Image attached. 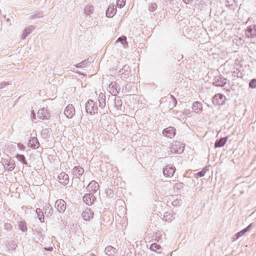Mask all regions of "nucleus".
I'll return each mask as SVG.
<instances>
[{"mask_svg": "<svg viewBox=\"0 0 256 256\" xmlns=\"http://www.w3.org/2000/svg\"><path fill=\"white\" fill-rule=\"evenodd\" d=\"M192 110L196 113H198L202 109V104L199 102H195L192 106Z\"/></svg>", "mask_w": 256, "mask_h": 256, "instance_id": "nucleus-25", "label": "nucleus"}, {"mask_svg": "<svg viewBox=\"0 0 256 256\" xmlns=\"http://www.w3.org/2000/svg\"><path fill=\"white\" fill-rule=\"evenodd\" d=\"M120 90V86L116 82H112L108 88V92L114 96H116Z\"/></svg>", "mask_w": 256, "mask_h": 256, "instance_id": "nucleus-6", "label": "nucleus"}, {"mask_svg": "<svg viewBox=\"0 0 256 256\" xmlns=\"http://www.w3.org/2000/svg\"><path fill=\"white\" fill-rule=\"evenodd\" d=\"M180 184H176L174 187H177V188H178V186H180Z\"/></svg>", "mask_w": 256, "mask_h": 256, "instance_id": "nucleus-53", "label": "nucleus"}, {"mask_svg": "<svg viewBox=\"0 0 256 256\" xmlns=\"http://www.w3.org/2000/svg\"><path fill=\"white\" fill-rule=\"evenodd\" d=\"M168 216L169 218H166L165 220L168 222H170L173 218L172 216L170 215V214H169Z\"/></svg>", "mask_w": 256, "mask_h": 256, "instance_id": "nucleus-45", "label": "nucleus"}, {"mask_svg": "<svg viewBox=\"0 0 256 256\" xmlns=\"http://www.w3.org/2000/svg\"><path fill=\"white\" fill-rule=\"evenodd\" d=\"M54 206L60 213H63L66 209V203L62 199L58 200L55 202Z\"/></svg>", "mask_w": 256, "mask_h": 256, "instance_id": "nucleus-9", "label": "nucleus"}, {"mask_svg": "<svg viewBox=\"0 0 256 256\" xmlns=\"http://www.w3.org/2000/svg\"><path fill=\"white\" fill-rule=\"evenodd\" d=\"M183 2L186 4H189L193 0H182Z\"/></svg>", "mask_w": 256, "mask_h": 256, "instance_id": "nucleus-48", "label": "nucleus"}, {"mask_svg": "<svg viewBox=\"0 0 256 256\" xmlns=\"http://www.w3.org/2000/svg\"><path fill=\"white\" fill-rule=\"evenodd\" d=\"M181 204V200L178 199L174 200L172 202V205L174 206H179Z\"/></svg>", "mask_w": 256, "mask_h": 256, "instance_id": "nucleus-40", "label": "nucleus"}, {"mask_svg": "<svg viewBox=\"0 0 256 256\" xmlns=\"http://www.w3.org/2000/svg\"><path fill=\"white\" fill-rule=\"evenodd\" d=\"M32 116H34V114H35L34 112V110L32 111Z\"/></svg>", "mask_w": 256, "mask_h": 256, "instance_id": "nucleus-54", "label": "nucleus"}, {"mask_svg": "<svg viewBox=\"0 0 256 256\" xmlns=\"http://www.w3.org/2000/svg\"><path fill=\"white\" fill-rule=\"evenodd\" d=\"M246 36L248 38H256V33H245Z\"/></svg>", "mask_w": 256, "mask_h": 256, "instance_id": "nucleus-41", "label": "nucleus"}, {"mask_svg": "<svg viewBox=\"0 0 256 256\" xmlns=\"http://www.w3.org/2000/svg\"><path fill=\"white\" fill-rule=\"evenodd\" d=\"M86 112L91 115L98 113V107L96 102L88 100L85 104Z\"/></svg>", "mask_w": 256, "mask_h": 256, "instance_id": "nucleus-2", "label": "nucleus"}, {"mask_svg": "<svg viewBox=\"0 0 256 256\" xmlns=\"http://www.w3.org/2000/svg\"><path fill=\"white\" fill-rule=\"evenodd\" d=\"M36 212L40 222H44V217L42 210L40 208H38L36 209Z\"/></svg>", "mask_w": 256, "mask_h": 256, "instance_id": "nucleus-27", "label": "nucleus"}, {"mask_svg": "<svg viewBox=\"0 0 256 256\" xmlns=\"http://www.w3.org/2000/svg\"><path fill=\"white\" fill-rule=\"evenodd\" d=\"M108 108L113 106L116 110H120L122 102L120 97L109 96L108 99Z\"/></svg>", "mask_w": 256, "mask_h": 256, "instance_id": "nucleus-1", "label": "nucleus"}, {"mask_svg": "<svg viewBox=\"0 0 256 256\" xmlns=\"http://www.w3.org/2000/svg\"><path fill=\"white\" fill-rule=\"evenodd\" d=\"M170 98L172 100V103L174 104L173 107H175L177 104V100L176 98L172 95H170Z\"/></svg>", "mask_w": 256, "mask_h": 256, "instance_id": "nucleus-42", "label": "nucleus"}, {"mask_svg": "<svg viewBox=\"0 0 256 256\" xmlns=\"http://www.w3.org/2000/svg\"><path fill=\"white\" fill-rule=\"evenodd\" d=\"M176 128L173 126H169L162 131V134L167 138H172L176 135Z\"/></svg>", "mask_w": 256, "mask_h": 256, "instance_id": "nucleus-11", "label": "nucleus"}, {"mask_svg": "<svg viewBox=\"0 0 256 256\" xmlns=\"http://www.w3.org/2000/svg\"><path fill=\"white\" fill-rule=\"evenodd\" d=\"M253 28L255 30H256V26H255V25L251 26H250V27L249 28L248 30L249 32H251L252 31Z\"/></svg>", "mask_w": 256, "mask_h": 256, "instance_id": "nucleus-46", "label": "nucleus"}, {"mask_svg": "<svg viewBox=\"0 0 256 256\" xmlns=\"http://www.w3.org/2000/svg\"><path fill=\"white\" fill-rule=\"evenodd\" d=\"M180 143L178 142V144H173L172 147V149L174 151V152H178V153H181L183 152L184 150V148H181V147H180L178 148V149H176V147L177 146H180Z\"/></svg>", "mask_w": 256, "mask_h": 256, "instance_id": "nucleus-30", "label": "nucleus"}, {"mask_svg": "<svg viewBox=\"0 0 256 256\" xmlns=\"http://www.w3.org/2000/svg\"><path fill=\"white\" fill-rule=\"evenodd\" d=\"M106 96L105 94L100 92L98 97V101L99 102V106L101 108H104L106 106Z\"/></svg>", "mask_w": 256, "mask_h": 256, "instance_id": "nucleus-19", "label": "nucleus"}, {"mask_svg": "<svg viewBox=\"0 0 256 256\" xmlns=\"http://www.w3.org/2000/svg\"><path fill=\"white\" fill-rule=\"evenodd\" d=\"M57 180L60 184L66 186L69 182L68 175L64 172H62L58 175Z\"/></svg>", "mask_w": 256, "mask_h": 256, "instance_id": "nucleus-8", "label": "nucleus"}, {"mask_svg": "<svg viewBox=\"0 0 256 256\" xmlns=\"http://www.w3.org/2000/svg\"><path fill=\"white\" fill-rule=\"evenodd\" d=\"M42 136L44 138H48L50 136L49 130L48 128H44L41 132Z\"/></svg>", "mask_w": 256, "mask_h": 256, "instance_id": "nucleus-33", "label": "nucleus"}, {"mask_svg": "<svg viewBox=\"0 0 256 256\" xmlns=\"http://www.w3.org/2000/svg\"><path fill=\"white\" fill-rule=\"evenodd\" d=\"M106 193L109 198L113 197L114 193L112 190L110 188L106 190Z\"/></svg>", "mask_w": 256, "mask_h": 256, "instance_id": "nucleus-39", "label": "nucleus"}, {"mask_svg": "<svg viewBox=\"0 0 256 256\" xmlns=\"http://www.w3.org/2000/svg\"><path fill=\"white\" fill-rule=\"evenodd\" d=\"M8 84H7L5 82H2L1 84H0V88H4L5 86H6L7 85H8Z\"/></svg>", "mask_w": 256, "mask_h": 256, "instance_id": "nucleus-43", "label": "nucleus"}, {"mask_svg": "<svg viewBox=\"0 0 256 256\" xmlns=\"http://www.w3.org/2000/svg\"><path fill=\"white\" fill-rule=\"evenodd\" d=\"M160 246L156 243L152 244L150 246V249L154 252H156L157 250H160Z\"/></svg>", "mask_w": 256, "mask_h": 256, "instance_id": "nucleus-34", "label": "nucleus"}, {"mask_svg": "<svg viewBox=\"0 0 256 256\" xmlns=\"http://www.w3.org/2000/svg\"><path fill=\"white\" fill-rule=\"evenodd\" d=\"M30 33H22L21 35V38L22 39H25L28 36Z\"/></svg>", "mask_w": 256, "mask_h": 256, "instance_id": "nucleus-44", "label": "nucleus"}, {"mask_svg": "<svg viewBox=\"0 0 256 256\" xmlns=\"http://www.w3.org/2000/svg\"><path fill=\"white\" fill-rule=\"evenodd\" d=\"M18 227L22 232H26L28 228L25 222H20L18 223Z\"/></svg>", "mask_w": 256, "mask_h": 256, "instance_id": "nucleus-31", "label": "nucleus"}, {"mask_svg": "<svg viewBox=\"0 0 256 256\" xmlns=\"http://www.w3.org/2000/svg\"><path fill=\"white\" fill-rule=\"evenodd\" d=\"M168 214V212H165L164 215V218H168V216H169L168 214Z\"/></svg>", "mask_w": 256, "mask_h": 256, "instance_id": "nucleus-49", "label": "nucleus"}, {"mask_svg": "<svg viewBox=\"0 0 256 256\" xmlns=\"http://www.w3.org/2000/svg\"><path fill=\"white\" fill-rule=\"evenodd\" d=\"M120 42L124 48H127L128 47L126 37L124 36L119 37L116 40V42Z\"/></svg>", "mask_w": 256, "mask_h": 256, "instance_id": "nucleus-26", "label": "nucleus"}, {"mask_svg": "<svg viewBox=\"0 0 256 256\" xmlns=\"http://www.w3.org/2000/svg\"><path fill=\"white\" fill-rule=\"evenodd\" d=\"M38 117L42 120H48L50 118V115L48 110L43 108L38 110L37 112Z\"/></svg>", "mask_w": 256, "mask_h": 256, "instance_id": "nucleus-10", "label": "nucleus"}, {"mask_svg": "<svg viewBox=\"0 0 256 256\" xmlns=\"http://www.w3.org/2000/svg\"><path fill=\"white\" fill-rule=\"evenodd\" d=\"M228 137L221 138L220 139L217 140L214 144V148H221L226 143Z\"/></svg>", "mask_w": 256, "mask_h": 256, "instance_id": "nucleus-20", "label": "nucleus"}, {"mask_svg": "<svg viewBox=\"0 0 256 256\" xmlns=\"http://www.w3.org/2000/svg\"><path fill=\"white\" fill-rule=\"evenodd\" d=\"M182 58H183L182 55V54H180V55L179 56L178 58V60H180V59Z\"/></svg>", "mask_w": 256, "mask_h": 256, "instance_id": "nucleus-51", "label": "nucleus"}, {"mask_svg": "<svg viewBox=\"0 0 256 256\" xmlns=\"http://www.w3.org/2000/svg\"><path fill=\"white\" fill-rule=\"evenodd\" d=\"M249 87L252 88H256V79H252L249 83Z\"/></svg>", "mask_w": 256, "mask_h": 256, "instance_id": "nucleus-38", "label": "nucleus"}, {"mask_svg": "<svg viewBox=\"0 0 256 256\" xmlns=\"http://www.w3.org/2000/svg\"><path fill=\"white\" fill-rule=\"evenodd\" d=\"M126 4V0H116V6L121 8L124 7Z\"/></svg>", "mask_w": 256, "mask_h": 256, "instance_id": "nucleus-36", "label": "nucleus"}, {"mask_svg": "<svg viewBox=\"0 0 256 256\" xmlns=\"http://www.w3.org/2000/svg\"><path fill=\"white\" fill-rule=\"evenodd\" d=\"M18 146H22V149H23V150L24 149V146H23V144H19Z\"/></svg>", "mask_w": 256, "mask_h": 256, "instance_id": "nucleus-52", "label": "nucleus"}, {"mask_svg": "<svg viewBox=\"0 0 256 256\" xmlns=\"http://www.w3.org/2000/svg\"><path fill=\"white\" fill-rule=\"evenodd\" d=\"M2 162L4 166V169L7 170L11 172L16 167L15 161L11 158L2 159Z\"/></svg>", "mask_w": 256, "mask_h": 256, "instance_id": "nucleus-4", "label": "nucleus"}, {"mask_svg": "<svg viewBox=\"0 0 256 256\" xmlns=\"http://www.w3.org/2000/svg\"><path fill=\"white\" fill-rule=\"evenodd\" d=\"M94 213L89 208H86L82 213V216L86 220H89L93 218Z\"/></svg>", "mask_w": 256, "mask_h": 256, "instance_id": "nucleus-18", "label": "nucleus"}, {"mask_svg": "<svg viewBox=\"0 0 256 256\" xmlns=\"http://www.w3.org/2000/svg\"><path fill=\"white\" fill-rule=\"evenodd\" d=\"M152 9L150 10H154L156 8V4H152Z\"/></svg>", "mask_w": 256, "mask_h": 256, "instance_id": "nucleus-47", "label": "nucleus"}, {"mask_svg": "<svg viewBox=\"0 0 256 256\" xmlns=\"http://www.w3.org/2000/svg\"><path fill=\"white\" fill-rule=\"evenodd\" d=\"M252 224H250L247 227L243 229L242 230H240L238 232L236 235V238H234V240H237L239 238L243 236L246 232H248L252 226Z\"/></svg>", "mask_w": 256, "mask_h": 256, "instance_id": "nucleus-21", "label": "nucleus"}, {"mask_svg": "<svg viewBox=\"0 0 256 256\" xmlns=\"http://www.w3.org/2000/svg\"><path fill=\"white\" fill-rule=\"evenodd\" d=\"M209 170L208 166H206L201 171L198 172V173H196V178H200L203 176L206 172H208Z\"/></svg>", "mask_w": 256, "mask_h": 256, "instance_id": "nucleus-29", "label": "nucleus"}, {"mask_svg": "<svg viewBox=\"0 0 256 256\" xmlns=\"http://www.w3.org/2000/svg\"><path fill=\"white\" fill-rule=\"evenodd\" d=\"M28 146L33 149H37L40 146V144L37 138H32L28 142Z\"/></svg>", "mask_w": 256, "mask_h": 256, "instance_id": "nucleus-17", "label": "nucleus"}, {"mask_svg": "<svg viewBox=\"0 0 256 256\" xmlns=\"http://www.w3.org/2000/svg\"><path fill=\"white\" fill-rule=\"evenodd\" d=\"M96 198L94 196V193L90 192L86 194L83 197L84 202L88 205L92 204L96 200Z\"/></svg>", "mask_w": 256, "mask_h": 256, "instance_id": "nucleus-13", "label": "nucleus"}, {"mask_svg": "<svg viewBox=\"0 0 256 256\" xmlns=\"http://www.w3.org/2000/svg\"><path fill=\"white\" fill-rule=\"evenodd\" d=\"M84 172V168L80 166H75L72 170V174L77 178H80Z\"/></svg>", "mask_w": 256, "mask_h": 256, "instance_id": "nucleus-15", "label": "nucleus"}, {"mask_svg": "<svg viewBox=\"0 0 256 256\" xmlns=\"http://www.w3.org/2000/svg\"><path fill=\"white\" fill-rule=\"evenodd\" d=\"M105 254L108 256H114L116 252V249L111 246H108L104 250Z\"/></svg>", "mask_w": 256, "mask_h": 256, "instance_id": "nucleus-22", "label": "nucleus"}, {"mask_svg": "<svg viewBox=\"0 0 256 256\" xmlns=\"http://www.w3.org/2000/svg\"><path fill=\"white\" fill-rule=\"evenodd\" d=\"M36 119V114H34V116H32V120L34 121V120H35Z\"/></svg>", "mask_w": 256, "mask_h": 256, "instance_id": "nucleus-50", "label": "nucleus"}, {"mask_svg": "<svg viewBox=\"0 0 256 256\" xmlns=\"http://www.w3.org/2000/svg\"><path fill=\"white\" fill-rule=\"evenodd\" d=\"M131 88L132 86L130 85V84L127 83L122 88V91L124 93H127L131 90Z\"/></svg>", "mask_w": 256, "mask_h": 256, "instance_id": "nucleus-32", "label": "nucleus"}, {"mask_svg": "<svg viewBox=\"0 0 256 256\" xmlns=\"http://www.w3.org/2000/svg\"><path fill=\"white\" fill-rule=\"evenodd\" d=\"M226 84V79L224 78L222 75L218 74L214 76L212 84L218 87H222Z\"/></svg>", "mask_w": 256, "mask_h": 256, "instance_id": "nucleus-3", "label": "nucleus"}, {"mask_svg": "<svg viewBox=\"0 0 256 256\" xmlns=\"http://www.w3.org/2000/svg\"><path fill=\"white\" fill-rule=\"evenodd\" d=\"M99 188L98 184L95 180L91 181L87 186V189L92 193H96Z\"/></svg>", "mask_w": 256, "mask_h": 256, "instance_id": "nucleus-14", "label": "nucleus"}, {"mask_svg": "<svg viewBox=\"0 0 256 256\" xmlns=\"http://www.w3.org/2000/svg\"><path fill=\"white\" fill-rule=\"evenodd\" d=\"M4 228L8 231H11L12 229V226L10 223L6 222L4 224Z\"/></svg>", "mask_w": 256, "mask_h": 256, "instance_id": "nucleus-37", "label": "nucleus"}, {"mask_svg": "<svg viewBox=\"0 0 256 256\" xmlns=\"http://www.w3.org/2000/svg\"><path fill=\"white\" fill-rule=\"evenodd\" d=\"M20 149H22V146H20Z\"/></svg>", "mask_w": 256, "mask_h": 256, "instance_id": "nucleus-56", "label": "nucleus"}, {"mask_svg": "<svg viewBox=\"0 0 256 256\" xmlns=\"http://www.w3.org/2000/svg\"><path fill=\"white\" fill-rule=\"evenodd\" d=\"M44 213L48 217H50L53 214V210L50 204H46L44 207Z\"/></svg>", "mask_w": 256, "mask_h": 256, "instance_id": "nucleus-24", "label": "nucleus"}, {"mask_svg": "<svg viewBox=\"0 0 256 256\" xmlns=\"http://www.w3.org/2000/svg\"><path fill=\"white\" fill-rule=\"evenodd\" d=\"M88 60H84L82 61V62H80L78 64H77L76 65V68H85L88 64Z\"/></svg>", "mask_w": 256, "mask_h": 256, "instance_id": "nucleus-35", "label": "nucleus"}, {"mask_svg": "<svg viewBox=\"0 0 256 256\" xmlns=\"http://www.w3.org/2000/svg\"><path fill=\"white\" fill-rule=\"evenodd\" d=\"M175 167L172 166L168 165L163 169V174L164 176L172 177L175 172Z\"/></svg>", "mask_w": 256, "mask_h": 256, "instance_id": "nucleus-12", "label": "nucleus"}, {"mask_svg": "<svg viewBox=\"0 0 256 256\" xmlns=\"http://www.w3.org/2000/svg\"><path fill=\"white\" fill-rule=\"evenodd\" d=\"M225 100L226 98L223 94H217L213 96L212 102L214 105L220 106L224 104Z\"/></svg>", "mask_w": 256, "mask_h": 256, "instance_id": "nucleus-5", "label": "nucleus"}, {"mask_svg": "<svg viewBox=\"0 0 256 256\" xmlns=\"http://www.w3.org/2000/svg\"><path fill=\"white\" fill-rule=\"evenodd\" d=\"M16 158L24 164H27L28 162L26 160L25 156L23 154H17L16 156Z\"/></svg>", "mask_w": 256, "mask_h": 256, "instance_id": "nucleus-28", "label": "nucleus"}, {"mask_svg": "<svg viewBox=\"0 0 256 256\" xmlns=\"http://www.w3.org/2000/svg\"><path fill=\"white\" fill-rule=\"evenodd\" d=\"M90 256H96L94 254H91Z\"/></svg>", "mask_w": 256, "mask_h": 256, "instance_id": "nucleus-55", "label": "nucleus"}, {"mask_svg": "<svg viewBox=\"0 0 256 256\" xmlns=\"http://www.w3.org/2000/svg\"><path fill=\"white\" fill-rule=\"evenodd\" d=\"M76 110L74 106L70 104H68L64 109V114L68 118H72L75 114Z\"/></svg>", "mask_w": 256, "mask_h": 256, "instance_id": "nucleus-7", "label": "nucleus"}, {"mask_svg": "<svg viewBox=\"0 0 256 256\" xmlns=\"http://www.w3.org/2000/svg\"><path fill=\"white\" fill-rule=\"evenodd\" d=\"M130 72V67L128 65H124L119 72L122 78H127L129 77Z\"/></svg>", "mask_w": 256, "mask_h": 256, "instance_id": "nucleus-16", "label": "nucleus"}, {"mask_svg": "<svg viewBox=\"0 0 256 256\" xmlns=\"http://www.w3.org/2000/svg\"><path fill=\"white\" fill-rule=\"evenodd\" d=\"M116 12V10L114 8V6H109L106 11V16L108 18L114 16Z\"/></svg>", "mask_w": 256, "mask_h": 256, "instance_id": "nucleus-23", "label": "nucleus"}]
</instances>
